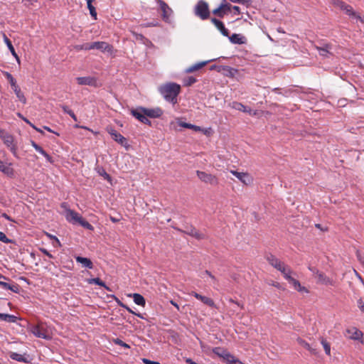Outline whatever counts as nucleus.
<instances>
[{
	"instance_id": "nucleus-1",
	"label": "nucleus",
	"mask_w": 364,
	"mask_h": 364,
	"mask_svg": "<svg viewBox=\"0 0 364 364\" xmlns=\"http://www.w3.org/2000/svg\"><path fill=\"white\" fill-rule=\"evenodd\" d=\"M159 92L167 102L176 105L181 92V86L175 82H166L159 86Z\"/></svg>"
},
{
	"instance_id": "nucleus-2",
	"label": "nucleus",
	"mask_w": 364,
	"mask_h": 364,
	"mask_svg": "<svg viewBox=\"0 0 364 364\" xmlns=\"http://www.w3.org/2000/svg\"><path fill=\"white\" fill-rule=\"evenodd\" d=\"M77 50H93L96 49L103 53L112 54L113 52V46L105 41H96L93 43H86L80 46H77Z\"/></svg>"
},
{
	"instance_id": "nucleus-3",
	"label": "nucleus",
	"mask_w": 364,
	"mask_h": 364,
	"mask_svg": "<svg viewBox=\"0 0 364 364\" xmlns=\"http://www.w3.org/2000/svg\"><path fill=\"white\" fill-rule=\"evenodd\" d=\"M0 138L4 144L9 149L12 154L18 158L17 150L18 147L15 142L14 136L4 129H0Z\"/></svg>"
},
{
	"instance_id": "nucleus-4",
	"label": "nucleus",
	"mask_w": 364,
	"mask_h": 364,
	"mask_svg": "<svg viewBox=\"0 0 364 364\" xmlns=\"http://www.w3.org/2000/svg\"><path fill=\"white\" fill-rule=\"evenodd\" d=\"M267 260L270 265H272L276 269L279 271L283 274L284 277H285V274L287 275L288 273H292V270L291 269V268L286 265L283 262H282L274 255H267Z\"/></svg>"
},
{
	"instance_id": "nucleus-5",
	"label": "nucleus",
	"mask_w": 364,
	"mask_h": 364,
	"mask_svg": "<svg viewBox=\"0 0 364 364\" xmlns=\"http://www.w3.org/2000/svg\"><path fill=\"white\" fill-rule=\"evenodd\" d=\"M333 3L336 6L345 11V13L349 16L355 18L364 23V17L360 16L355 12L351 6L346 4L345 2L340 0H333Z\"/></svg>"
},
{
	"instance_id": "nucleus-6",
	"label": "nucleus",
	"mask_w": 364,
	"mask_h": 364,
	"mask_svg": "<svg viewBox=\"0 0 364 364\" xmlns=\"http://www.w3.org/2000/svg\"><path fill=\"white\" fill-rule=\"evenodd\" d=\"M194 14L201 20H206L210 17L208 4L203 0H200L195 6Z\"/></svg>"
},
{
	"instance_id": "nucleus-7",
	"label": "nucleus",
	"mask_w": 364,
	"mask_h": 364,
	"mask_svg": "<svg viewBox=\"0 0 364 364\" xmlns=\"http://www.w3.org/2000/svg\"><path fill=\"white\" fill-rule=\"evenodd\" d=\"M31 332L38 338H43L46 340H49L51 338V336L46 326L41 322L38 323L36 325L31 326Z\"/></svg>"
},
{
	"instance_id": "nucleus-8",
	"label": "nucleus",
	"mask_w": 364,
	"mask_h": 364,
	"mask_svg": "<svg viewBox=\"0 0 364 364\" xmlns=\"http://www.w3.org/2000/svg\"><path fill=\"white\" fill-rule=\"evenodd\" d=\"M76 80L80 85H89L97 87L102 85L97 77L95 76L79 77L76 78Z\"/></svg>"
},
{
	"instance_id": "nucleus-9",
	"label": "nucleus",
	"mask_w": 364,
	"mask_h": 364,
	"mask_svg": "<svg viewBox=\"0 0 364 364\" xmlns=\"http://www.w3.org/2000/svg\"><path fill=\"white\" fill-rule=\"evenodd\" d=\"M196 174L199 179L205 183H208L213 186H216L218 184V179L214 175L200 171H197Z\"/></svg>"
},
{
	"instance_id": "nucleus-10",
	"label": "nucleus",
	"mask_w": 364,
	"mask_h": 364,
	"mask_svg": "<svg viewBox=\"0 0 364 364\" xmlns=\"http://www.w3.org/2000/svg\"><path fill=\"white\" fill-rule=\"evenodd\" d=\"M161 11V18L165 22H170V17L173 14L172 9L163 0H156Z\"/></svg>"
},
{
	"instance_id": "nucleus-11",
	"label": "nucleus",
	"mask_w": 364,
	"mask_h": 364,
	"mask_svg": "<svg viewBox=\"0 0 364 364\" xmlns=\"http://www.w3.org/2000/svg\"><path fill=\"white\" fill-rule=\"evenodd\" d=\"M131 114L141 123L151 125V121L146 117L144 107H140L136 109H132Z\"/></svg>"
},
{
	"instance_id": "nucleus-12",
	"label": "nucleus",
	"mask_w": 364,
	"mask_h": 364,
	"mask_svg": "<svg viewBox=\"0 0 364 364\" xmlns=\"http://www.w3.org/2000/svg\"><path fill=\"white\" fill-rule=\"evenodd\" d=\"M177 230L181 232H183L185 234L191 235L197 240H203L205 238V234L198 231L193 226L186 227L185 230H181V229L178 228Z\"/></svg>"
},
{
	"instance_id": "nucleus-13",
	"label": "nucleus",
	"mask_w": 364,
	"mask_h": 364,
	"mask_svg": "<svg viewBox=\"0 0 364 364\" xmlns=\"http://www.w3.org/2000/svg\"><path fill=\"white\" fill-rule=\"evenodd\" d=\"M291 274L292 273H288L287 275L285 274L284 279H287L296 291L299 292L309 293V290L305 287L301 286L298 280L291 276Z\"/></svg>"
},
{
	"instance_id": "nucleus-14",
	"label": "nucleus",
	"mask_w": 364,
	"mask_h": 364,
	"mask_svg": "<svg viewBox=\"0 0 364 364\" xmlns=\"http://www.w3.org/2000/svg\"><path fill=\"white\" fill-rule=\"evenodd\" d=\"M108 133L112 136V138L124 147H128L127 140L120 133L117 132L112 128L107 129Z\"/></svg>"
},
{
	"instance_id": "nucleus-15",
	"label": "nucleus",
	"mask_w": 364,
	"mask_h": 364,
	"mask_svg": "<svg viewBox=\"0 0 364 364\" xmlns=\"http://www.w3.org/2000/svg\"><path fill=\"white\" fill-rule=\"evenodd\" d=\"M230 173L245 185H249L253 181L252 177L247 173L238 172L234 170H231Z\"/></svg>"
},
{
	"instance_id": "nucleus-16",
	"label": "nucleus",
	"mask_w": 364,
	"mask_h": 364,
	"mask_svg": "<svg viewBox=\"0 0 364 364\" xmlns=\"http://www.w3.org/2000/svg\"><path fill=\"white\" fill-rule=\"evenodd\" d=\"M346 336L351 340L358 341L363 336L361 331L355 327H350L346 330Z\"/></svg>"
},
{
	"instance_id": "nucleus-17",
	"label": "nucleus",
	"mask_w": 364,
	"mask_h": 364,
	"mask_svg": "<svg viewBox=\"0 0 364 364\" xmlns=\"http://www.w3.org/2000/svg\"><path fill=\"white\" fill-rule=\"evenodd\" d=\"M229 107L236 110L241 111L242 112L248 113L250 115L255 116L257 114V111H252L250 107H247L240 102H232L229 104Z\"/></svg>"
},
{
	"instance_id": "nucleus-18",
	"label": "nucleus",
	"mask_w": 364,
	"mask_h": 364,
	"mask_svg": "<svg viewBox=\"0 0 364 364\" xmlns=\"http://www.w3.org/2000/svg\"><path fill=\"white\" fill-rule=\"evenodd\" d=\"M320 55L328 58L333 55V46L330 43L323 44L322 46H315Z\"/></svg>"
},
{
	"instance_id": "nucleus-19",
	"label": "nucleus",
	"mask_w": 364,
	"mask_h": 364,
	"mask_svg": "<svg viewBox=\"0 0 364 364\" xmlns=\"http://www.w3.org/2000/svg\"><path fill=\"white\" fill-rule=\"evenodd\" d=\"M231 5L228 3L221 4L219 7L213 11V14L220 18H223L224 16L230 11Z\"/></svg>"
},
{
	"instance_id": "nucleus-20",
	"label": "nucleus",
	"mask_w": 364,
	"mask_h": 364,
	"mask_svg": "<svg viewBox=\"0 0 364 364\" xmlns=\"http://www.w3.org/2000/svg\"><path fill=\"white\" fill-rule=\"evenodd\" d=\"M82 218V217L75 210L66 209L65 218L69 223L73 224L79 223Z\"/></svg>"
},
{
	"instance_id": "nucleus-21",
	"label": "nucleus",
	"mask_w": 364,
	"mask_h": 364,
	"mask_svg": "<svg viewBox=\"0 0 364 364\" xmlns=\"http://www.w3.org/2000/svg\"><path fill=\"white\" fill-rule=\"evenodd\" d=\"M213 352L216 354L220 358H223L224 361L228 363L230 361V358H232V354H230L227 350L221 348L220 347H216L213 349Z\"/></svg>"
},
{
	"instance_id": "nucleus-22",
	"label": "nucleus",
	"mask_w": 364,
	"mask_h": 364,
	"mask_svg": "<svg viewBox=\"0 0 364 364\" xmlns=\"http://www.w3.org/2000/svg\"><path fill=\"white\" fill-rule=\"evenodd\" d=\"M317 279V283L324 285L335 286L336 281L327 277L324 273L320 272L315 277Z\"/></svg>"
},
{
	"instance_id": "nucleus-23",
	"label": "nucleus",
	"mask_w": 364,
	"mask_h": 364,
	"mask_svg": "<svg viewBox=\"0 0 364 364\" xmlns=\"http://www.w3.org/2000/svg\"><path fill=\"white\" fill-rule=\"evenodd\" d=\"M210 21L212 22V23L214 24V26L217 28V29L220 31V32L221 33L222 35H223L224 36H226V37H229L230 32L225 28L224 23L221 21H220L215 18H212L210 19Z\"/></svg>"
},
{
	"instance_id": "nucleus-24",
	"label": "nucleus",
	"mask_w": 364,
	"mask_h": 364,
	"mask_svg": "<svg viewBox=\"0 0 364 364\" xmlns=\"http://www.w3.org/2000/svg\"><path fill=\"white\" fill-rule=\"evenodd\" d=\"M190 294L193 296L197 299L201 301L203 304L208 305V306H210V307L215 306V302L211 298H209V297H207L205 296H202L196 291H192L190 293Z\"/></svg>"
},
{
	"instance_id": "nucleus-25",
	"label": "nucleus",
	"mask_w": 364,
	"mask_h": 364,
	"mask_svg": "<svg viewBox=\"0 0 364 364\" xmlns=\"http://www.w3.org/2000/svg\"><path fill=\"white\" fill-rule=\"evenodd\" d=\"M11 166V163L5 164L2 161H0V171L3 172L8 176L13 177L14 175V170Z\"/></svg>"
},
{
	"instance_id": "nucleus-26",
	"label": "nucleus",
	"mask_w": 364,
	"mask_h": 364,
	"mask_svg": "<svg viewBox=\"0 0 364 364\" xmlns=\"http://www.w3.org/2000/svg\"><path fill=\"white\" fill-rule=\"evenodd\" d=\"M144 110L146 117H149L151 118H158L163 114L162 109L159 107L154 109H148L144 107Z\"/></svg>"
},
{
	"instance_id": "nucleus-27",
	"label": "nucleus",
	"mask_w": 364,
	"mask_h": 364,
	"mask_svg": "<svg viewBox=\"0 0 364 364\" xmlns=\"http://www.w3.org/2000/svg\"><path fill=\"white\" fill-rule=\"evenodd\" d=\"M229 39L231 43L239 45L245 44L247 41L245 36L237 33H234L231 36H229Z\"/></svg>"
},
{
	"instance_id": "nucleus-28",
	"label": "nucleus",
	"mask_w": 364,
	"mask_h": 364,
	"mask_svg": "<svg viewBox=\"0 0 364 364\" xmlns=\"http://www.w3.org/2000/svg\"><path fill=\"white\" fill-rule=\"evenodd\" d=\"M31 144L36 151L42 154L48 161H52V157L46 151H44L41 146L37 144L34 141H31Z\"/></svg>"
},
{
	"instance_id": "nucleus-29",
	"label": "nucleus",
	"mask_w": 364,
	"mask_h": 364,
	"mask_svg": "<svg viewBox=\"0 0 364 364\" xmlns=\"http://www.w3.org/2000/svg\"><path fill=\"white\" fill-rule=\"evenodd\" d=\"M76 261L80 264H82L83 267L88 268V269H92L93 268V264L92 261L86 257H82L80 256H77L75 257Z\"/></svg>"
},
{
	"instance_id": "nucleus-30",
	"label": "nucleus",
	"mask_w": 364,
	"mask_h": 364,
	"mask_svg": "<svg viewBox=\"0 0 364 364\" xmlns=\"http://www.w3.org/2000/svg\"><path fill=\"white\" fill-rule=\"evenodd\" d=\"M297 343L306 350H308L311 354L316 355L317 354V350L316 348H312L309 343H308L306 341L301 338H297Z\"/></svg>"
},
{
	"instance_id": "nucleus-31",
	"label": "nucleus",
	"mask_w": 364,
	"mask_h": 364,
	"mask_svg": "<svg viewBox=\"0 0 364 364\" xmlns=\"http://www.w3.org/2000/svg\"><path fill=\"white\" fill-rule=\"evenodd\" d=\"M0 286L4 289H9L15 293H17L19 290V286L16 284H11L5 282L0 281Z\"/></svg>"
},
{
	"instance_id": "nucleus-32",
	"label": "nucleus",
	"mask_w": 364,
	"mask_h": 364,
	"mask_svg": "<svg viewBox=\"0 0 364 364\" xmlns=\"http://www.w3.org/2000/svg\"><path fill=\"white\" fill-rule=\"evenodd\" d=\"M130 296H132L133 300L136 304L141 306H145L146 301L143 296L137 293L133 294L132 295Z\"/></svg>"
},
{
	"instance_id": "nucleus-33",
	"label": "nucleus",
	"mask_w": 364,
	"mask_h": 364,
	"mask_svg": "<svg viewBox=\"0 0 364 364\" xmlns=\"http://www.w3.org/2000/svg\"><path fill=\"white\" fill-rule=\"evenodd\" d=\"M14 92H15L16 97H18V99L23 103V104H26V97L24 96L23 93L21 92L20 87L17 85L14 86V87H12Z\"/></svg>"
},
{
	"instance_id": "nucleus-34",
	"label": "nucleus",
	"mask_w": 364,
	"mask_h": 364,
	"mask_svg": "<svg viewBox=\"0 0 364 364\" xmlns=\"http://www.w3.org/2000/svg\"><path fill=\"white\" fill-rule=\"evenodd\" d=\"M0 319L9 323H16L18 318L14 315L0 313Z\"/></svg>"
},
{
	"instance_id": "nucleus-35",
	"label": "nucleus",
	"mask_w": 364,
	"mask_h": 364,
	"mask_svg": "<svg viewBox=\"0 0 364 364\" xmlns=\"http://www.w3.org/2000/svg\"><path fill=\"white\" fill-rule=\"evenodd\" d=\"M87 282H88L89 284H95L99 285L100 287H103L107 290L110 291L109 288L107 286H106L105 283L104 282H102L99 278L90 279L87 280Z\"/></svg>"
},
{
	"instance_id": "nucleus-36",
	"label": "nucleus",
	"mask_w": 364,
	"mask_h": 364,
	"mask_svg": "<svg viewBox=\"0 0 364 364\" xmlns=\"http://www.w3.org/2000/svg\"><path fill=\"white\" fill-rule=\"evenodd\" d=\"M10 358L12 360H16L18 362H23V363L27 362V360L25 358V356L23 355L18 353H11V354L10 355Z\"/></svg>"
},
{
	"instance_id": "nucleus-37",
	"label": "nucleus",
	"mask_w": 364,
	"mask_h": 364,
	"mask_svg": "<svg viewBox=\"0 0 364 364\" xmlns=\"http://www.w3.org/2000/svg\"><path fill=\"white\" fill-rule=\"evenodd\" d=\"M93 0H87V8L90 11V14L94 19H97V12L95 6L92 5Z\"/></svg>"
},
{
	"instance_id": "nucleus-38",
	"label": "nucleus",
	"mask_w": 364,
	"mask_h": 364,
	"mask_svg": "<svg viewBox=\"0 0 364 364\" xmlns=\"http://www.w3.org/2000/svg\"><path fill=\"white\" fill-rule=\"evenodd\" d=\"M179 125L181 127H184V128H188V129H193L196 132H200V131L202 130L200 127H198V126H196V125H193V124H188V123H186V122H181L179 123Z\"/></svg>"
},
{
	"instance_id": "nucleus-39",
	"label": "nucleus",
	"mask_w": 364,
	"mask_h": 364,
	"mask_svg": "<svg viewBox=\"0 0 364 364\" xmlns=\"http://www.w3.org/2000/svg\"><path fill=\"white\" fill-rule=\"evenodd\" d=\"M196 81V78L193 76H188L187 77H184L183 80V85L186 87L191 86Z\"/></svg>"
},
{
	"instance_id": "nucleus-40",
	"label": "nucleus",
	"mask_w": 364,
	"mask_h": 364,
	"mask_svg": "<svg viewBox=\"0 0 364 364\" xmlns=\"http://www.w3.org/2000/svg\"><path fill=\"white\" fill-rule=\"evenodd\" d=\"M321 343L323 347V349L325 350V353L326 355H331V346L330 343L324 338L321 339Z\"/></svg>"
},
{
	"instance_id": "nucleus-41",
	"label": "nucleus",
	"mask_w": 364,
	"mask_h": 364,
	"mask_svg": "<svg viewBox=\"0 0 364 364\" xmlns=\"http://www.w3.org/2000/svg\"><path fill=\"white\" fill-rule=\"evenodd\" d=\"M4 42L6 44V46H8L9 49L10 50V51L11 52V53L14 55V56H16V53L15 52V50H14V48L11 42V41L8 38V37L4 34Z\"/></svg>"
},
{
	"instance_id": "nucleus-42",
	"label": "nucleus",
	"mask_w": 364,
	"mask_h": 364,
	"mask_svg": "<svg viewBox=\"0 0 364 364\" xmlns=\"http://www.w3.org/2000/svg\"><path fill=\"white\" fill-rule=\"evenodd\" d=\"M62 109L65 113L68 114L75 122L77 121V118L73 110H71L68 106L63 105Z\"/></svg>"
},
{
	"instance_id": "nucleus-43",
	"label": "nucleus",
	"mask_w": 364,
	"mask_h": 364,
	"mask_svg": "<svg viewBox=\"0 0 364 364\" xmlns=\"http://www.w3.org/2000/svg\"><path fill=\"white\" fill-rule=\"evenodd\" d=\"M4 75L7 78V80L9 81L11 87H14V86L17 85L16 80L14 78L11 74H10L8 72H4Z\"/></svg>"
},
{
	"instance_id": "nucleus-44",
	"label": "nucleus",
	"mask_w": 364,
	"mask_h": 364,
	"mask_svg": "<svg viewBox=\"0 0 364 364\" xmlns=\"http://www.w3.org/2000/svg\"><path fill=\"white\" fill-rule=\"evenodd\" d=\"M79 224L87 230H93L94 229L93 226L83 218L80 220Z\"/></svg>"
},
{
	"instance_id": "nucleus-45",
	"label": "nucleus",
	"mask_w": 364,
	"mask_h": 364,
	"mask_svg": "<svg viewBox=\"0 0 364 364\" xmlns=\"http://www.w3.org/2000/svg\"><path fill=\"white\" fill-rule=\"evenodd\" d=\"M219 71H222V74L225 76L232 77L237 70H219Z\"/></svg>"
},
{
	"instance_id": "nucleus-46",
	"label": "nucleus",
	"mask_w": 364,
	"mask_h": 364,
	"mask_svg": "<svg viewBox=\"0 0 364 364\" xmlns=\"http://www.w3.org/2000/svg\"><path fill=\"white\" fill-rule=\"evenodd\" d=\"M210 61L211 60L201 61V62L197 63L191 65L189 68H196V69L203 68V67H205Z\"/></svg>"
},
{
	"instance_id": "nucleus-47",
	"label": "nucleus",
	"mask_w": 364,
	"mask_h": 364,
	"mask_svg": "<svg viewBox=\"0 0 364 364\" xmlns=\"http://www.w3.org/2000/svg\"><path fill=\"white\" fill-rule=\"evenodd\" d=\"M113 342L118 346H120L125 348H130V346L126 343H124L123 341H122L119 338H115L114 339Z\"/></svg>"
},
{
	"instance_id": "nucleus-48",
	"label": "nucleus",
	"mask_w": 364,
	"mask_h": 364,
	"mask_svg": "<svg viewBox=\"0 0 364 364\" xmlns=\"http://www.w3.org/2000/svg\"><path fill=\"white\" fill-rule=\"evenodd\" d=\"M0 241L3 242L4 243H6V244H9V243H12L13 242L12 240L9 239L6 237V235L3 232H1V231H0Z\"/></svg>"
},
{
	"instance_id": "nucleus-49",
	"label": "nucleus",
	"mask_w": 364,
	"mask_h": 364,
	"mask_svg": "<svg viewBox=\"0 0 364 364\" xmlns=\"http://www.w3.org/2000/svg\"><path fill=\"white\" fill-rule=\"evenodd\" d=\"M231 361H229L228 364H244L242 361H240L239 359H237L236 357L232 355V358H230Z\"/></svg>"
},
{
	"instance_id": "nucleus-50",
	"label": "nucleus",
	"mask_w": 364,
	"mask_h": 364,
	"mask_svg": "<svg viewBox=\"0 0 364 364\" xmlns=\"http://www.w3.org/2000/svg\"><path fill=\"white\" fill-rule=\"evenodd\" d=\"M99 173L105 179H106V180H107L109 181H111L110 176L105 170H102Z\"/></svg>"
},
{
	"instance_id": "nucleus-51",
	"label": "nucleus",
	"mask_w": 364,
	"mask_h": 364,
	"mask_svg": "<svg viewBox=\"0 0 364 364\" xmlns=\"http://www.w3.org/2000/svg\"><path fill=\"white\" fill-rule=\"evenodd\" d=\"M17 116L21 118V119H23L25 122H26L27 124H28L31 127H32V125H34L33 124H32L28 119H26V117H24L23 116V114H21L20 112H18L17 113Z\"/></svg>"
},
{
	"instance_id": "nucleus-52",
	"label": "nucleus",
	"mask_w": 364,
	"mask_h": 364,
	"mask_svg": "<svg viewBox=\"0 0 364 364\" xmlns=\"http://www.w3.org/2000/svg\"><path fill=\"white\" fill-rule=\"evenodd\" d=\"M356 256H357L358 260L360 262V263L364 266V258H363V257H362L360 251L356 252Z\"/></svg>"
},
{
	"instance_id": "nucleus-53",
	"label": "nucleus",
	"mask_w": 364,
	"mask_h": 364,
	"mask_svg": "<svg viewBox=\"0 0 364 364\" xmlns=\"http://www.w3.org/2000/svg\"><path fill=\"white\" fill-rule=\"evenodd\" d=\"M119 304L121 306L124 307V309H126L130 314H135V311H134L132 309H130L129 306H127V305L122 304V302L119 301Z\"/></svg>"
},
{
	"instance_id": "nucleus-54",
	"label": "nucleus",
	"mask_w": 364,
	"mask_h": 364,
	"mask_svg": "<svg viewBox=\"0 0 364 364\" xmlns=\"http://www.w3.org/2000/svg\"><path fill=\"white\" fill-rule=\"evenodd\" d=\"M309 269L314 274L315 277L318 274V273L320 272V271H318L316 268L314 267L309 266Z\"/></svg>"
},
{
	"instance_id": "nucleus-55",
	"label": "nucleus",
	"mask_w": 364,
	"mask_h": 364,
	"mask_svg": "<svg viewBox=\"0 0 364 364\" xmlns=\"http://www.w3.org/2000/svg\"><path fill=\"white\" fill-rule=\"evenodd\" d=\"M358 306L360 310L364 313V302L361 299L358 301Z\"/></svg>"
},
{
	"instance_id": "nucleus-56",
	"label": "nucleus",
	"mask_w": 364,
	"mask_h": 364,
	"mask_svg": "<svg viewBox=\"0 0 364 364\" xmlns=\"http://www.w3.org/2000/svg\"><path fill=\"white\" fill-rule=\"evenodd\" d=\"M159 25L158 22H150V23H147L146 24H144L143 26L144 27H153V26H157Z\"/></svg>"
},
{
	"instance_id": "nucleus-57",
	"label": "nucleus",
	"mask_w": 364,
	"mask_h": 364,
	"mask_svg": "<svg viewBox=\"0 0 364 364\" xmlns=\"http://www.w3.org/2000/svg\"><path fill=\"white\" fill-rule=\"evenodd\" d=\"M229 302L236 304L237 306L240 307L242 309H244V306H243V304H240L239 302H237V301H235V300H234V299H229Z\"/></svg>"
},
{
	"instance_id": "nucleus-58",
	"label": "nucleus",
	"mask_w": 364,
	"mask_h": 364,
	"mask_svg": "<svg viewBox=\"0 0 364 364\" xmlns=\"http://www.w3.org/2000/svg\"><path fill=\"white\" fill-rule=\"evenodd\" d=\"M41 251L45 254L46 255H47L48 257L50 258H53V256L46 249H41Z\"/></svg>"
},
{
	"instance_id": "nucleus-59",
	"label": "nucleus",
	"mask_w": 364,
	"mask_h": 364,
	"mask_svg": "<svg viewBox=\"0 0 364 364\" xmlns=\"http://www.w3.org/2000/svg\"><path fill=\"white\" fill-rule=\"evenodd\" d=\"M143 362L145 363V364H160L158 362H156V361H152V360H148V359H144L143 360Z\"/></svg>"
},
{
	"instance_id": "nucleus-60",
	"label": "nucleus",
	"mask_w": 364,
	"mask_h": 364,
	"mask_svg": "<svg viewBox=\"0 0 364 364\" xmlns=\"http://www.w3.org/2000/svg\"><path fill=\"white\" fill-rule=\"evenodd\" d=\"M231 9H232L235 11V13L237 14H239L240 13V9L237 6H231Z\"/></svg>"
},
{
	"instance_id": "nucleus-61",
	"label": "nucleus",
	"mask_w": 364,
	"mask_h": 364,
	"mask_svg": "<svg viewBox=\"0 0 364 364\" xmlns=\"http://www.w3.org/2000/svg\"><path fill=\"white\" fill-rule=\"evenodd\" d=\"M232 3H237V4H245L247 2V0H229Z\"/></svg>"
},
{
	"instance_id": "nucleus-62",
	"label": "nucleus",
	"mask_w": 364,
	"mask_h": 364,
	"mask_svg": "<svg viewBox=\"0 0 364 364\" xmlns=\"http://www.w3.org/2000/svg\"><path fill=\"white\" fill-rule=\"evenodd\" d=\"M209 68L213 69V68H229L227 66H217L215 64L211 65Z\"/></svg>"
},
{
	"instance_id": "nucleus-63",
	"label": "nucleus",
	"mask_w": 364,
	"mask_h": 364,
	"mask_svg": "<svg viewBox=\"0 0 364 364\" xmlns=\"http://www.w3.org/2000/svg\"><path fill=\"white\" fill-rule=\"evenodd\" d=\"M205 274L208 275L213 280H215V276H213L210 272H209L208 270H205Z\"/></svg>"
},
{
	"instance_id": "nucleus-64",
	"label": "nucleus",
	"mask_w": 364,
	"mask_h": 364,
	"mask_svg": "<svg viewBox=\"0 0 364 364\" xmlns=\"http://www.w3.org/2000/svg\"><path fill=\"white\" fill-rule=\"evenodd\" d=\"M186 362L188 364H198L195 361L192 360L191 358H187Z\"/></svg>"
}]
</instances>
